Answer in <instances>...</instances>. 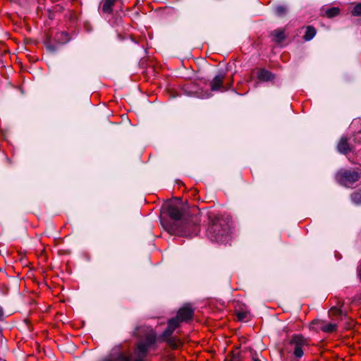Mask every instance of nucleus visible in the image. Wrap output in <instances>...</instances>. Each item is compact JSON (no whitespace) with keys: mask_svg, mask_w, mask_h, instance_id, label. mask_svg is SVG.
<instances>
[{"mask_svg":"<svg viewBox=\"0 0 361 361\" xmlns=\"http://www.w3.org/2000/svg\"><path fill=\"white\" fill-rule=\"evenodd\" d=\"M167 212L175 221L173 223L164 224L169 233L190 238L197 235L200 231L199 226L192 220L182 219L185 215V209L182 206L170 204L167 207Z\"/></svg>","mask_w":361,"mask_h":361,"instance_id":"f257e3e1","label":"nucleus"},{"mask_svg":"<svg viewBox=\"0 0 361 361\" xmlns=\"http://www.w3.org/2000/svg\"><path fill=\"white\" fill-rule=\"evenodd\" d=\"M156 343V336L152 331L146 334L145 339L140 341L135 350L136 358L132 360L131 358L118 348H115L109 357L103 361H145L147 352L152 348Z\"/></svg>","mask_w":361,"mask_h":361,"instance_id":"f03ea898","label":"nucleus"},{"mask_svg":"<svg viewBox=\"0 0 361 361\" xmlns=\"http://www.w3.org/2000/svg\"><path fill=\"white\" fill-rule=\"evenodd\" d=\"M207 233L212 241L226 243L230 240L231 224L226 219L215 217L209 226Z\"/></svg>","mask_w":361,"mask_h":361,"instance_id":"7ed1b4c3","label":"nucleus"},{"mask_svg":"<svg viewBox=\"0 0 361 361\" xmlns=\"http://www.w3.org/2000/svg\"><path fill=\"white\" fill-rule=\"evenodd\" d=\"M361 177V173L357 170L341 169L336 175V180L346 188H352Z\"/></svg>","mask_w":361,"mask_h":361,"instance_id":"20e7f679","label":"nucleus"},{"mask_svg":"<svg viewBox=\"0 0 361 361\" xmlns=\"http://www.w3.org/2000/svg\"><path fill=\"white\" fill-rule=\"evenodd\" d=\"M180 324L177 318H171L168 321L166 329L164 331L161 338L167 344L173 348H176L180 344L178 340L172 337L173 331L179 326Z\"/></svg>","mask_w":361,"mask_h":361,"instance_id":"39448f33","label":"nucleus"},{"mask_svg":"<svg viewBox=\"0 0 361 361\" xmlns=\"http://www.w3.org/2000/svg\"><path fill=\"white\" fill-rule=\"evenodd\" d=\"M290 345L293 346V353L296 358H301L308 346V341L300 334L293 335L290 340Z\"/></svg>","mask_w":361,"mask_h":361,"instance_id":"423d86ee","label":"nucleus"},{"mask_svg":"<svg viewBox=\"0 0 361 361\" xmlns=\"http://www.w3.org/2000/svg\"><path fill=\"white\" fill-rule=\"evenodd\" d=\"M193 309L190 305H187L179 310L176 317L174 318H177L179 324H180L182 322H188L191 319L193 316Z\"/></svg>","mask_w":361,"mask_h":361,"instance_id":"0eeeda50","label":"nucleus"},{"mask_svg":"<svg viewBox=\"0 0 361 361\" xmlns=\"http://www.w3.org/2000/svg\"><path fill=\"white\" fill-rule=\"evenodd\" d=\"M224 78H225L224 73L219 72L218 74H216L210 82L211 90L212 91L221 90L222 92L226 91L227 88L223 85V82H224Z\"/></svg>","mask_w":361,"mask_h":361,"instance_id":"6e6552de","label":"nucleus"},{"mask_svg":"<svg viewBox=\"0 0 361 361\" xmlns=\"http://www.w3.org/2000/svg\"><path fill=\"white\" fill-rule=\"evenodd\" d=\"M257 78L262 81L268 82L274 79L275 75L274 73L264 68L259 69L257 71Z\"/></svg>","mask_w":361,"mask_h":361,"instance_id":"1a4fd4ad","label":"nucleus"},{"mask_svg":"<svg viewBox=\"0 0 361 361\" xmlns=\"http://www.w3.org/2000/svg\"><path fill=\"white\" fill-rule=\"evenodd\" d=\"M338 151L341 154H347L350 152L351 149L348 143L347 138L345 137H342L337 145Z\"/></svg>","mask_w":361,"mask_h":361,"instance_id":"9d476101","label":"nucleus"},{"mask_svg":"<svg viewBox=\"0 0 361 361\" xmlns=\"http://www.w3.org/2000/svg\"><path fill=\"white\" fill-rule=\"evenodd\" d=\"M117 0H104L102 6V11L106 13H111L112 8Z\"/></svg>","mask_w":361,"mask_h":361,"instance_id":"9b49d317","label":"nucleus"},{"mask_svg":"<svg viewBox=\"0 0 361 361\" xmlns=\"http://www.w3.org/2000/svg\"><path fill=\"white\" fill-rule=\"evenodd\" d=\"M315 35H316L315 28L312 26H308L306 29V32H305V34L303 37L305 41H310L312 39H313V37L315 36Z\"/></svg>","mask_w":361,"mask_h":361,"instance_id":"f8f14e48","label":"nucleus"},{"mask_svg":"<svg viewBox=\"0 0 361 361\" xmlns=\"http://www.w3.org/2000/svg\"><path fill=\"white\" fill-rule=\"evenodd\" d=\"M56 39L60 44L67 43L70 40L68 34L66 32H61L57 33Z\"/></svg>","mask_w":361,"mask_h":361,"instance_id":"ddd939ff","label":"nucleus"},{"mask_svg":"<svg viewBox=\"0 0 361 361\" xmlns=\"http://www.w3.org/2000/svg\"><path fill=\"white\" fill-rule=\"evenodd\" d=\"M337 325L336 324L328 323L324 324L321 326V329L324 332L331 333L336 330Z\"/></svg>","mask_w":361,"mask_h":361,"instance_id":"4468645a","label":"nucleus"},{"mask_svg":"<svg viewBox=\"0 0 361 361\" xmlns=\"http://www.w3.org/2000/svg\"><path fill=\"white\" fill-rule=\"evenodd\" d=\"M350 197L353 203L361 204V189L354 192Z\"/></svg>","mask_w":361,"mask_h":361,"instance_id":"2eb2a0df","label":"nucleus"},{"mask_svg":"<svg viewBox=\"0 0 361 361\" xmlns=\"http://www.w3.org/2000/svg\"><path fill=\"white\" fill-rule=\"evenodd\" d=\"M272 35L274 37L275 40L278 42H281L285 39L283 32L279 30H276L273 31Z\"/></svg>","mask_w":361,"mask_h":361,"instance_id":"dca6fc26","label":"nucleus"},{"mask_svg":"<svg viewBox=\"0 0 361 361\" xmlns=\"http://www.w3.org/2000/svg\"><path fill=\"white\" fill-rule=\"evenodd\" d=\"M339 8L336 7H333L331 8H329L326 11V15L329 18H333L334 16H336L339 13Z\"/></svg>","mask_w":361,"mask_h":361,"instance_id":"f3484780","label":"nucleus"},{"mask_svg":"<svg viewBox=\"0 0 361 361\" xmlns=\"http://www.w3.org/2000/svg\"><path fill=\"white\" fill-rule=\"evenodd\" d=\"M275 12L278 16H282L287 12V8L285 6H278L275 8Z\"/></svg>","mask_w":361,"mask_h":361,"instance_id":"a211bd4d","label":"nucleus"},{"mask_svg":"<svg viewBox=\"0 0 361 361\" xmlns=\"http://www.w3.org/2000/svg\"><path fill=\"white\" fill-rule=\"evenodd\" d=\"M352 14L354 16H361V3L356 4L352 11Z\"/></svg>","mask_w":361,"mask_h":361,"instance_id":"6ab92c4d","label":"nucleus"},{"mask_svg":"<svg viewBox=\"0 0 361 361\" xmlns=\"http://www.w3.org/2000/svg\"><path fill=\"white\" fill-rule=\"evenodd\" d=\"M212 96V94L208 91H205L204 93L201 92L197 95V97L200 99H207Z\"/></svg>","mask_w":361,"mask_h":361,"instance_id":"aec40b11","label":"nucleus"},{"mask_svg":"<svg viewBox=\"0 0 361 361\" xmlns=\"http://www.w3.org/2000/svg\"><path fill=\"white\" fill-rule=\"evenodd\" d=\"M238 318L239 320H244L247 318V313L246 312H238L237 314Z\"/></svg>","mask_w":361,"mask_h":361,"instance_id":"412c9836","label":"nucleus"},{"mask_svg":"<svg viewBox=\"0 0 361 361\" xmlns=\"http://www.w3.org/2000/svg\"><path fill=\"white\" fill-rule=\"evenodd\" d=\"M331 312L333 313V314H335L336 315H341L342 314V310H340V309H337L336 307H332L331 309Z\"/></svg>","mask_w":361,"mask_h":361,"instance_id":"4be33fe9","label":"nucleus"},{"mask_svg":"<svg viewBox=\"0 0 361 361\" xmlns=\"http://www.w3.org/2000/svg\"><path fill=\"white\" fill-rule=\"evenodd\" d=\"M47 49L50 52H55L57 50V47L56 46H54V45H52V44H47Z\"/></svg>","mask_w":361,"mask_h":361,"instance_id":"5701e85b","label":"nucleus"},{"mask_svg":"<svg viewBox=\"0 0 361 361\" xmlns=\"http://www.w3.org/2000/svg\"><path fill=\"white\" fill-rule=\"evenodd\" d=\"M357 275L361 280V265H360L357 268Z\"/></svg>","mask_w":361,"mask_h":361,"instance_id":"b1692460","label":"nucleus"},{"mask_svg":"<svg viewBox=\"0 0 361 361\" xmlns=\"http://www.w3.org/2000/svg\"><path fill=\"white\" fill-rule=\"evenodd\" d=\"M139 331H140V328H136V329L135 331V334L137 335V336H140Z\"/></svg>","mask_w":361,"mask_h":361,"instance_id":"393cba45","label":"nucleus"},{"mask_svg":"<svg viewBox=\"0 0 361 361\" xmlns=\"http://www.w3.org/2000/svg\"><path fill=\"white\" fill-rule=\"evenodd\" d=\"M2 314H3L2 308L0 307V317L2 315Z\"/></svg>","mask_w":361,"mask_h":361,"instance_id":"a878e982","label":"nucleus"}]
</instances>
